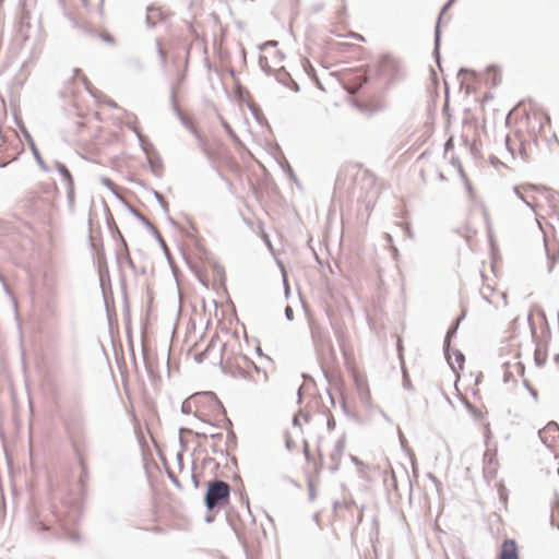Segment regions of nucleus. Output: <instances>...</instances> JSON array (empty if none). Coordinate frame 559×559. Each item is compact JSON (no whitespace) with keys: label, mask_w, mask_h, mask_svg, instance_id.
I'll return each instance as SVG.
<instances>
[{"label":"nucleus","mask_w":559,"mask_h":559,"mask_svg":"<svg viewBox=\"0 0 559 559\" xmlns=\"http://www.w3.org/2000/svg\"><path fill=\"white\" fill-rule=\"evenodd\" d=\"M71 539L73 540H76L78 539V536L75 533H71L70 536H69Z\"/></svg>","instance_id":"nucleus-26"},{"label":"nucleus","mask_w":559,"mask_h":559,"mask_svg":"<svg viewBox=\"0 0 559 559\" xmlns=\"http://www.w3.org/2000/svg\"><path fill=\"white\" fill-rule=\"evenodd\" d=\"M221 123H222V127L225 129V131L228 133V135L234 140V141H238V138L236 135V133L234 132V130L231 129V127L224 120V119H221Z\"/></svg>","instance_id":"nucleus-12"},{"label":"nucleus","mask_w":559,"mask_h":559,"mask_svg":"<svg viewBox=\"0 0 559 559\" xmlns=\"http://www.w3.org/2000/svg\"><path fill=\"white\" fill-rule=\"evenodd\" d=\"M174 109L180 119L181 123L191 132V134L194 135L199 147L202 150V152L205 155H209V145L206 140L198 132V130L194 128V126L180 112L177 105L174 103Z\"/></svg>","instance_id":"nucleus-2"},{"label":"nucleus","mask_w":559,"mask_h":559,"mask_svg":"<svg viewBox=\"0 0 559 559\" xmlns=\"http://www.w3.org/2000/svg\"><path fill=\"white\" fill-rule=\"evenodd\" d=\"M285 317L288 321H292L294 319V312L290 306H287L285 308Z\"/></svg>","instance_id":"nucleus-18"},{"label":"nucleus","mask_w":559,"mask_h":559,"mask_svg":"<svg viewBox=\"0 0 559 559\" xmlns=\"http://www.w3.org/2000/svg\"><path fill=\"white\" fill-rule=\"evenodd\" d=\"M454 0H449L442 8L441 13L438 19V23L435 32V55L437 58L439 57V44H440V21L442 19V14L448 10V8L453 3Z\"/></svg>","instance_id":"nucleus-7"},{"label":"nucleus","mask_w":559,"mask_h":559,"mask_svg":"<svg viewBox=\"0 0 559 559\" xmlns=\"http://www.w3.org/2000/svg\"><path fill=\"white\" fill-rule=\"evenodd\" d=\"M103 40L107 41V43H112L114 39L110 35H103L102 36Z\"/></svg>","instance_id":"nucleus-24"},{"label":"nucleus","mask_w":559,"mask_h":559,"mask_svg":"<svg viewBox=\"0 0 559 559\" xmlns=\"http://www.w3.org/2000/svg\"><path fill=\"white\" fill-rule=\"evenodd\" d=\"M269 45H270V46H275V45H277V43H276V41H274V40H272V41H270V43H269Z\"/></svg>","instance_id":"nucleus-29"},{"label":"nucleus","mask_w":559,"mask_h":559,"mask_svg":"<svg viewBox=\"0 0 559 559\" xmlns=\"http://www.w3.org/2000/svg\"><path fill=\"white\" fill-rule=\"evenodd\" d=\"M211 346H212V344H210V345L207 346V348H206L204 352H202V353H200V354L198 355V360H199V361H202V360L206 357V355H207V353H209V350H210Z\"/></svg>","instance_id":"nucleus-20"},{"label":"nucleus","mask_w":559,"mask_h":559,"mask_svg":"<svg viewBox=\"0 0 559 559\" xmlns=\"http://www.w3.org/2000/svg\"><path fill=\"white\" fill-rule=\"evenodd\" d=\"M556 525H557V527L559 528V523H557Z\"/></svg>","instance_id":"nucleus-36"},{"label":"nucleus","mask_w":559,"mask_h":559,"mask_svg":"<svg viewBox=\"0 0 559 559\" xmlns=\"http://www.w3.org/2000/svg\"><path fill=\"white\" fill-rule=\"evenodd\" d=\"M293 88H294L295 91H298V85H297V83L293 82Z\"/></svg>","instance_id":"nucleus-28"},{"label":"nucleus","mask_w":559,"mask_h":559,"mask_svg":"<svg viewBox=\"0 0 559 559\" xmlns=\"http://www.w3.org/2000/svg\"><path fill=\"white\" fill-rule=\"evenodd\" d=\"M514 193L518 195L520 200H522L533 212H535V207L533 202L522 192V190L518 187L514 188Z\"/></svg>","instance_id":"nucleus-11"},{"label":"nucleus","mask_w":559,"mask_h":559,"mask_svg":"<svg viewBox=\"0 0 559 559\" xmlns=\"http://www.w3.org/2000/svg\"><path fill=\"white\" fill-rule=\"evenodd\" d=\"M548 427H549V429H557V428H558V426H557V424H556V423H550V424L548 425Z\"/></svg>","instance_id":"nucleus-25"},{"label":"nucleus","mask_w":559,"mask_h":559,"mask_svg":"<svg viewBox=\"0 0 559 559\" xmlns=\"http://www.w3.org/2000/svg\"><path fill=\"white\" fill-rule=\"evenodd\" d=\"M456 329H457V324L453 328H451L448 333H447V336H445V341H444V353H445V356L448 358V360L451 359L450 357V354H449V350H450V344H449V341L450 338L455 334L456 332ZM450 366L452 367V369L454 370L455 367H454V364L449 361Z\"/></svg>","instance_id":"nucleus-9"},{"label":"nucleus","mask_w":559,"mask_h":559,"mask_svg":"<svg viewBox=\"0 0 559 559\" xmlns=\"http://www.w3.org/2000/svg\"><path fill=\"white\" fill-rule=\"evenodd\" d=\"M555 263H556V257L555 255H550L548 253V271L549 272L554 269Z\"/></svg>","instance_id":"nucleus-19"},{"label":"nucleus","mask_w":559,"mask_h":559,"mask_svg":"<svg viewBox=\"0 0 559 559\" xmlns=\"http://www.w3.org/2000/svg\"><path fill=\"white\" fill-rule=\"evenodd\" d=\"M492 70H495V67L491 66L488 68V71H492Z\"/></svg>","instance_id":"nucleus-32"},{"label":"nucleus","mask_w":559,"mask_h":559,"mask_svg":"<svg viewBox=\"0 0 559 559\" xmlns=\"http://www.w3.org/2000/svg\"><path fill=\"white\" fill-rule=\"evenodd\" d=\"M155 195H156V198H157L158 200H160V195H159V193L155 192Z\"/></svg>","instance_id":"nucleus-31"},{"label":"nucleus","mask_w":559,"mask_h":559,"mask_svg":"<svg viewBox=\"0 0 559 559\" xmlns=\"http://www.w3.org/2000/svg\"><path fill=\"white\" fill-rule=\"evenodd\" d=\"M205 395H212V393L195 394V395H192L191 397L187 399L186 401H183L181 404V412L183 414L193 413V407H194L195 403L198 402V400Z\"/></svg>","instance_id":"nucleus-8"},{"label":"nucleus","mask_w":559,"mask_h":559,"mask_svg":"<svg viewBox=\"0 0 559 559\" xmlns=\"http://www.w3.org/2000/svg\"><path fill=\"white\" fill-rule=\"evenodd\" d=\"M334 427H335V420H334V418H333V417H330V418L328 419V428H329L330 430H332V429H334Z\"/></svg>","instance_id":"nucleus-22"},{"label":"nucleus","mask_w":559,"mask_h":559,"mask_svg":"<svg viewBox=\"0 0 559 559\" xmlns=\"http://www.w3.org/2000/svg\"><path fill=\"white\" fill-rule=\"evenodd\" d=\"M455 362L457 364L460 369L463 367L464 355L459 350L455 352Z\"/></svg>","instance_id":"nucleus-16"},{"label":"nucleus","mask_w":559,"mask_h":559,"mask_svg":"<svg viewBox=\"0 0 559 559\" xmlns=\"http://www.w3.org/2000/svg\"><path fill=\"white\" fill-rule=\"evenodd\" d=\"M345 450V438L341 437L334 444V449L331 453V461L333 463L332 468L337 469L341 459Z\"/></svg>","instance_id":"nucleus-4"},{"label":"nucleus","mask_w":559,"mask_h":559,"mask_svg":"<svg viewBox=\"0 0 559 559\" xmlns=\"http://www.w3.org/2000/svg\"><path fill=\"white\" fill-rule=\"evenodd\" d=\"M102 182H103V185H105L106 187H108V188H110V189L112 188V182H111V180H110V179H108V178H102Z\"/></svg>","instance_id":"nucleus-23"},{"label":"nucleus","mask_w":559,"mask_h":559,"mask_svg":"<svg viewBox=\"0 0 559 559\" xmlns=\"http://www.w3.org/2000/svg\"><path fill=\"white\" fill-rule=\"evenodd\" d=\"M230 487L221 479H214L207 484L205 492V506L207 510L223 507L229 499Z\"/></svg>","instance_id":"nucleus-1"},{"label":"nucleus","mask_w":559,"mask_h":559,"mask_svg":"<svg viewBox=\"0 0 559 559\" xmlns=\"http://www.w3.org/2000/svg\"><path fill=\"white\" fill-rule=\"evenodd\" d=\"M391 486L397 490V481H396V476L394 474V472H392V475H391Z\"/></svg>","instance_id":"nucleus-21"},{"label":"nucleus","mask_w":559,"mask_h":559,"mask_svg":"<svg viewBox=\"0 0 559 559\" xmlns=\"http://www.w3.org/2000/svg\"><path fill=\"white\" fill-rule=\"evenodd\" d=\"M298 423L297 417H294V424L296 425Z\"/></svg>","instance_id":"nucleus-34"},{"label":"nucleus","mask_w":559,"mask_h":559,"mask_svg":"<svg viewBox=\"0 0 559 559\" xmlns=\"http://www.w3.org/2000/svg\"><path fill=\"white\" fill-rule=\"evenodd\" d=\"M132 213L148 228L152 226V223L145 218L141 213L136 212L135 210H132Z\"/></svg>","instance_id":"nucleus-15"},{"label":"nucleus","mask_w":559,"mask_h":559,"mask_svg":"<svg viewBox=\"0 0 559 559\" xmlns=\"http://www.w3.org/2000/svg\"><path fill=\"white\" fill-rule=\"evenodd\" d=\"M173 483L176 485V486H179V483L177 479L173 478Z\"/></svg>","instance_id":"nucleus-30"},{"label":"nucleus","mask_w":559,"mask_h":559,"mask_svg":"<svg viewBox=\"0 0 559 559\" xmlns=\"http://www.w3.org/2000/svg\"><path fill=\"white\" fill-rule=\"evenodd\" d=\"M31 147H32L34 158L37 162L38 166L40 167L41 170L47 173L49 170V168L46 165V163L44 162V159H43L40 153L38 152V150L36 148L35 144L32 143Z\"/></svg>","instance_id":"nucleus-10"},{"label":"nucleus","mask_w":559,"mask_h":559,"mask_svg":"<svg viewBox=\"0 0 559 559\" xmlns=\"http://www.w3.org/2000/svg\"><path fill=\"white\" fill-rule=\"evenodd\" d=\"M162 20V12L158 8L148 7L146 10L145 23L148 28H152L156 23Z\"/></svg>","instance_id":"nucleus-5"},{"label":"nucleus","mask_w":559,"mask_h":559,"mask_svg":"<svg viewBox=\"0 0 559 559\" xmlns=\"http://www.w3.org/2000/svg\"><path fill=\"white\" fill-rule=\"evenodd\" d=\"M157 239L158 241L162 243L163 247H165V241L163 240L160 234L158 233L157 228L152 224L151 227L147 228Z\"/></svg>","instance_id":"nucleus-14"},{"label":"nucleus","mask_w":559,"mask_h":559,"mask_svg":"<svg viewBox=\"0 0 559 559\" xmlns=\"http://www.w3.org/2000/svg\"><path fill=\"white\" fill-rule=\"evenodd\" d=\"M109 105L116 107V104L114 102H110Z\"/></svg>","instance_id":"nucleus-33"},{"label":"nucleus","mask_w":559,"mask_h":559,"mask_svg":"<svg viewBox=\"0 0 559 559\" xmlns=\"http://www.w3.org/2000/svg\"><path fill=\"white\" fill-rule=\"evenodd\" d=\"M55 165H56L57 170L62 176L63 180L67 182L68 192H69V195H71L73 192V179H72V176H71L69 169L60 162H56Z\"/></svg>","instance_id":"nucleus-6"},{"label":"nucleus","mask_w":559,"mask_h":559,"mask_svg":"<svg viewBox=\"0 0 559 559\" xmlns=\"http://www.w3.org/2000/svg\"><path fill=\"white\" fill-rule=\"evenodd\" d=\"M429 477H430L431 479H433V480L436 479V478H435V476H433L432 474H429Z\"/></svg>","instance_id":"nucleus-35"},{"label":"nucleus","mask_w":559,"mask_h":559,"mask_svg":"<svg viewBox=\"0 0 559 559\" xmlns=\"http://www.w3.org/2000/svg\"><path fill=\"white\" fill-rule=\"evenodd\" d=\"M3 287H4V290L8 295H10L11 299H12V302H13V307H14V310L15 312L17 311V301L16 299L11 295L10 290H9V287L5 283H3Z\"/></svg>","instance_id":"nucleus-17"},{"label":"nucleus","mask_w":559,"mask_h":559,"mask_svg":"<svg viewBox=\"0 0 559 559\" xmlns=\"http://www.w3.org/2000/svg\"><path fill=\"white\" fill-rule=\"evenodd\" d=\"M531 393H532V395H533L535 399L537 397V392H536L535 390H533V389H532V390H531Z\"/></svg>","instance_id":"nucleus-27"},{"label":"nucleus","mask_w":559,"mask_h":559,"mask_svg":"<svg viewBox=\"0 0 559 559\" xmlns=\"http://www.w3.org/2000/svg\"><path fill=\"white\" fill-rule=\"evenodd\" d=\"M357 79L360 80L359 84H358L357 87L349 90V93H352V94H356L359 91V88L368 81V79H367V76L365 74H359L357 76Z\"/></svg>","instance_id":"nucleus-13"},{"label":"nucleus","mask_w":559,"mask_h":559,"mask_svg":"<svg viewBox=\"0 0 559 559\" xmlns=\"http://www.w3.org/2000/svg\"><path fill=\"white\" fill-rule=\"evenodd\" d=\"M499 559H519L518 546L513 539H507L502 544Z\"/></svg>","instance_id":"nucleus-3"}]
</instances>
